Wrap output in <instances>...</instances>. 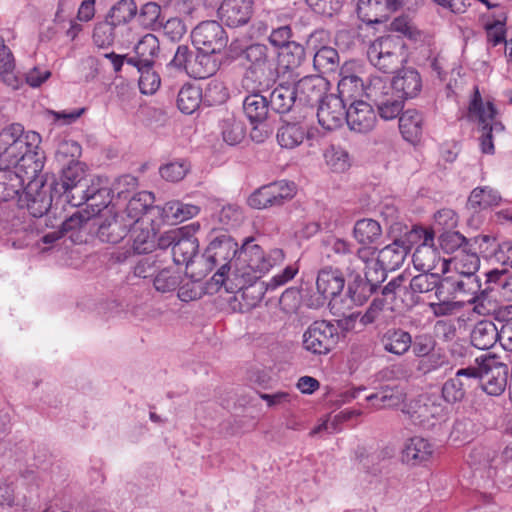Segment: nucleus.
<instances>
[{"mask_svg":"<svg viewBox=\"0 0 512 512\" xmlns=\"http://www.w3.org/2000/svg\"><path fill=\"white\" fill-rule=\"evenodd\" d=\"M192 41L199 51L219 54L225 49L228 37L217 21H204L192 31Z\"/></svg>","mask_w":512,"mask_h":512,"instance_id":"9b49d317","label":"nucleus"},{"mask_svg":"<svg viewBox=\"0 0 512 512\" xmlns=\"http://www.w3.org/2000/svg\"><path fill=\"white\" fill-rule=\"evenodd\" d=\"M441 287L455 295H475L480 290V281L476 274H448L441 281Z\"/></svg>","mask_w":512,"mask_h":512,"instance_id":"cd10ccee","label":"nucleus"},{"mask_svg":"<svg viewBox=\"0 0 512 512\" xmlns=\"http://www.w3.org/2000/svg\"><path fill=\"white\" fill-rule=\"evenodd\" d=\"M486 277L491 291H497L504 300L512 301V274L505 270H492Z\"/></svg>","mask_w":512,"mask_h":512,"instance_id":"49530a36","label":"nucleus"},{"mask_svg":"<svg viewBox=\"0 0 512 512\" xmlns=\"http://www.w3.org/2000/svg\"><path fill=\"white\" fill-rule=\"evenodd\" d=\"M81 146L74 140H62L57 147L55 157L61 166L79 162Z\"/></svg>","mask_w":512,"mask_h":512,"instance_id":"5fc2aeb1","label":"nucleus"},{"mask_svg":"<svg viewBox=\"0 0 512 512\" xmlns=\"http://www.w3.org/2000/svg\"><path fill=\"white\" fill-rule=\"evenodd\" d=\"M137 69L140 73V91L146 95L155 93L160 87L161 83L159 75L152 69V66L137 67Z\"/></svg>","mask_w":512,"mask_h":512,"instance_id":"bf43d9fd","label":"nucleus"},{"mask_svg":"<svg viewBox=\"0 0 512 512\" xmlns=\"http://www.w3.org/2000/svg\"><path fill=\"white\" fill-rule=\"evenodd\" d=\"M363 67L357 61L345 62L339 72L338 97L343 98L344 102L357 100V97L366 95V87L362 78Z\"/></svg>","mask_w":512,"mask_h":512,"instance_id":"9d476101","label":"nucleus"},{"mask_svg":"<svg viewBox=\"0 0 512 512\" xmlns=\"http://www.w3.org/2000/svg\"><path fill=\"white\" fill-rule=\"evenodd\" d=\"M269 188L273 194L275 205H281L286 200L292 199L296 193L295 184L284 180L270 184Z\"/></svg>","mask_w":512,"mask_h":512,"instance_id":"680f3d73","label":"nucleus"},{"mask_svg":"<svg viewBox=\"0 0 512 512\" xmlns=\"http://www.w3.org/2000/svg\"><path fill=\"white\" fill-rule=\"evenodd\" d=\"M409 253L407 242L396 237L393 242L378 252L377 259L369 258L363 261L365 264V280L357 276L348 286V294L351 301L361 305L367 299L369 293L377 283L385 280L387 271L400 268Z\"/></svg>","mask_w":512,"mask_h":512,"instance_id":"f03ea898","label":"nucleus"},{"mask_svg":"<svg viewBox=\"0 0 512 512\" xmlns=\"http://www.w3.org/2000/svg\"><path fill=\"white\" fill-rule=\"evenodd\" d=\"M246 58L250 66L244 78L247 89L263 91L275 80L274 58L268 54V48L262 44H253L246 49Z\"/></svg>","mask_w":512,"mask_h":512,"instance_id":"39448f33","label":"nucleus"},{"mask_svg":"<svg viewBox=\"0 0 512 512\" xmlns=\"http://www.w3.org/2000/svg\"><path fill=\"white\" fill-rule=\"evenodd\" d=\"M40 136L35 132L23 133L19 124H13L0 133V201H6L18 192L25 178L29 180L23 199L29 213L41 217L51 206V197L43 185L32 180L40 169L37 148Z\"/></svg>","mask_w":512,"mask_h":512,"instance_id":"f257e3e1","label":"nucleus"},{"mask_svg":"<svg viewBox=\"0 0 512 512\" xmlns=\"http://www.w3.org/2000/svg\"><path fill=\"white\" fill-rule=\"evenodd\" d=\"M470 337L474 347L486 350L493 347L499 338V334L492 321L482 320L475 324Z\"/></svg>","mask_w":512,"mask_h":512,"instance_id":"ea45409f","label":"nucleus"},{"mask_svg":"<svg viewBox=\"0 0 512 512\" xmlns=\"http://www.w3.org/2000/svg\"><path fill=\"white\" fill-rule=\"evenodd\" d=\"M324 158L326 164L334 172H344L350 166L348 153L341 148L334 146L328 148L324 153Z\"/></svg>","mask_w":512,"mask_h":512,"instance_id":"4d7b16f0","label":"nucleus"},{"mask_svg":"<svg viewBox=\"0 0 512 512\" xmlns=\"http://www.w3.org/2000/svg\"><path fill=\"white\" fill-rule=\"evenodd\" d=\"M298 101L294 86L279 85L270 93V105L277 113L289 112Z\"/></svg>","mask_w":512,"mask_h":512,"instance_id":"79ce46f5","label":"nucleus"},{"mask_svg":"<svg viewBox=\"0 0 512 512\" xmlns=\"http://www.w3.org/2000/svg\"><path fill=\"white\" fill-rule=\"evenodd\" d=\"M433 235L430 232H425V238L421 245H419L413 253L414 267L422 272H435L441 273V262L443 259L440 257L439 252L432 244Z\"/></svg>","mask_w":512,"mask_h":512,"instance_id":"aec40b11","label":"nucleus"},{"mask_svg":"<svg viewBox=\"0 0 512 512\" xmlns=\"http://www.w3.org/2000/svg\"><path fill=\"white\" fill-rule=\"evenodd\" d=\"M381 344L388 353L402 356L412 345V336L402 329H389L381 337Z\"/></svg>","mask_w":512,"mask_h":512,"instance_id":"72a5a7b5","label":"nucleus"},{"mask_svg":"<svg viewBox=\"0 0 512 512\" xmlns=\"http://www.w3.org/2000/svg\"><path fill=\"white\" fill-rule=\"evenodd\" d=\"M138 14L140 23L145 27H153L159 23L161 7L155 2L145 3Z\"/></svg>","mask_w":512,"mask_h":512,"instance_id":"69168bd1","label":"nucleus"},{"mask_svg":"<svg viewBox=\"0 0 512 512\" xmlns=\"http://www.w3.org/2000/svg\"><path fill=\"white\" fill-rule=\"evenodd\" d=\"M241 297V309L249 311L256 307L262 300L265 292L264 283H244L240 280H233Z\"/></svg>","mask_w":512,"mask_h":512,"instance_id":"37998d69","label":"nucleus"},{"mask_svg":"<svg viewBox=\"0 0 512 512\" xmlns=\"http://www.w3.org/2000/svg\"><path fill=\"white\" fill-rule=\"evenodd\" d=\"M399 129L405 140L417 142L423 131L422 114L415 109H407L399 117Z\"/></svg>","mask_w":512,"mask_h":512,"instance_id":"58836bf2","label":"nucleus"},{"mask_svg":"<svg viewBox=\"0 0 512 512\" xmlns=\"http://www.w3.org/2000/svg\"><path fill=\"white\" fill-rule=\"evenodd\" d=\"M220 128L222 138L228 145H237L245 138V125L234 116L224 118L220 123Z\"/></svg>","mask_w":512,"mask_h":512,"instance_id":"de8ad7c7","label":"nucleus"},{"mask_svg":"<svg viewBox=\"0 0 512 512\" xmlns=\"http://www.w3.org/2000/svg\"><path fill=\"white\" fill-rule=\"evenodd\" d=\"M402 412L408 414L414 423L429 424L431 419H437L443 416L444 409L440 404L432 401L420 403L416 401L409 405H404Z\"/></svg>","mask_w":512,"mask_h":512,"instance_id":"c756f323","label":"nucleus"},{"mask_svg":"<svg viewBox=\"0 0 512 512\" xmlns=\"http://www.w3.org/2000/svg\"><path fill=\"white\" fill-rule=\"evenodd\" d=\"M216 54L215 52L199 51L197 55L193 56V61L190 63L189 75L198 79L214 75L220 66Z\"/></svg>","mask_w":512,"mask_h":512,"instance_id":"4c0bfd02","label":"nucleus"},{"mask_svg":"<svg viewBox=\"0 0 512 512\" xmlns=\"http://www.w3.org/2000/svg\"><path fill=\"white\" fill-rule=\"evenodd\" d=\"M253 4V0H223L218 8V16L228 27L243 26L252 17Z\"/></svg>","mask_w":512,"mask_h":512,"instance_id":"f3484780","label":"nucleus"},{"mask_svg":"<svg viewBox=\"0 0 512 512\" xmlns=\"http://www.w3.org/2000/svg\"><path fill=\"white\" fill-rule=\"evenodd\" d=\"M294 87L297 90L299 103L308 105L321 102L324 99L328 90V82L319 75H312L303 77Z\"/></svg>","mask_w":512,"mask_h":512,"instance_id":"412c9836","label":"nucleus"},{"mask_svg":"<svg viewBox=\"0 0 512 512\" xmlns=\"http://www.w3.org/2000/svg\"><path fill=\"white\" fill-rule=\"evenodd\" d=\"M477 377L474 368L460 369L453 378L448 379L442 386V397L450 404L460 402L465 397V388L468 381Z\"/></svg>","mask_w":512,"mask_h":512,"instance_id":"b1692460","label":"nucleus"},{"mask_svg":"<svg viewBox=\"0 0 512 512\" xmlns=\"http://www.w3.org/2000/svg\"><path fill=\"white\" fill-rule=\"evenodd\" d=\"M138 13L134 0H119L110 10L111 25L130 22Z\"/></svg>","mask_w":512,"mask_h":512,"instance_id":"603ef678","label":"nucleus"},{"mask_svg":"<svg viewBox=\"0 0 512 512\" xmlns=\"http://www.w3.org/2000/svg\"><path fill=\"white\" fill-rule=\"evenodd\" d=\"M304 55V48L300 44L292 42L279 52L278 62L284 70H293L301 65Z\"/></svg>","mask_w":512,"mask_h":512,"instance_id":"3c124183","label":"nucleus"},{"mask_svg":"<svg viewBox=\"0 0 512 512\" xmlns=\"http://www.w3.org/2000/svg\"><path fill=\"white\" fill-rule=\"evenodd\" d=\"M134 50L135 56L127 59L128 64L135 67L153 66L160 50L159 40L148 33L138 41Z\"/></svg>","mask_w":512,"mask_h":512,"instance_id":"a878e982","label":"nucleus"},{"mask_svg":"<svg viewBox=\"0 0 512 512\" xmlns=\"http://www.w3.org/2000/svg\"><path fill=\"white\" fill-rule=\"evenodd\" d=\"M367 56L373 66L384 72H390L403 62V40L392 35L380 37L371 43Z\"/></svg>","mask_w":512,"mask_h":512,"instance_id":"0eeeda50","label":"nucleus"},{"mask_svg":"<svg viewBox=\"0 0 512 512\" xmlns=\"http://www.w3.org/2000/svg\"><path fill=\"white\" fill-rule=\"evenodd\" d=\"M433 452L432 443L423 437L415 436L405 442L402 450V460L412 466L420 465L429 461Z\"/></svg>","mask_w":512,"mask_h":512,"instance_id":"393cba45","label":"nucleus"},{"mask_svg":"<svg viewBox=\"0 0 512 512\" xmlns=\"http://www.w3.org/2000/svg\"><path fill=\"white\" fill-rule=\"evenodd\" d=\"M132 237H133V250L138 254H144L150 252L153 247L154 243L150 234L149 230H143L140 231L138 226L135 225L132 227Z\"/></svg>","mask_w":512,"mask_h":512,"instance_id":"e2e57ef3","label":"nucleus"},{"mask_svg":"<svg viewBox=\"0 0 512 512\" xmlns=\"http://www.w3.org/2000/svg\"><path fill=\"white\" fill-rule=\"evenodd\" d=\"M200 207L193 204L183 203L181 201L173 200L165 203L160 208L161 217L164 222L176 224L198 215Z\"/></svg>","mask_w":512,"mask_h":512,"instance_id":"7c9ffc66","label":"nucleus"},{"mask_svg":"<svg viewBox=\"0 0 512 512\" xmlns=\"http://www.w3.org/2000/svg\"><path fill=\"white\" fill-rule=\"evenodd\" d=\"M324 30L313 32L307 40V47L314 51L313 65L316 70L326 73L334 71L339 62L338 52L321 43L327 39Z\"/></svg>","mask_w":512,"mask_h":512,"instance_id":"f8f14e48","label":"nucleus"},{"mask_svg":"<svg viewBox=\"0 0 512 512\" xmlns=\"http://www.w3.org/2000/svg\"><path fill=\"white\" fill-rule=\"evenodd\" d=\"M367 400L372 402L376 409L394 408L404 404L406 393L398 385H386L381 387L377 393L369 395Z\"/></svg>","mask_w":512,"mask_h":512,"instance_id":"2f4dec72","label":"nucleus"},{"mask_svg":"<svg viewBox=\"0 0 512 512\" xmlns=\"http://www.w3.org/2000/svg\"><path fill=\"white\" fill-rule=\"evenodd\" d=\"M153 202L150 192L141 191L135 193L128 201L125 210L120 214L124 215L125 222L132 228L139 224L141 217Z\"/></svg>","mask_w":512,"mask_h":512,"instance_id":"f704fd0d","label":"nucleus"},{"mask_svg":"<svg viewBox=\"0 0 512 512\" xmlns=\"http://www.w3.org/2000/svg\"><path fill=\"white\" fill-rule=\"evenodd\" d=\"M228 96V90L221 81L211 80L205 88L204 98L210 105L222 104Z\"/></svg>","mask_w":512,"mask_h":512,"instance_id":"052dcab7","label":"nucleus"},{"mask_svg":"<svg viewBox=\"0 0 512 512\" xmlns=\"http://www.w3.org/2000/svg\"><path fill=\"white\" fill-rule=\"evenodd\" d=\"M201 90L193 85H184L177 97L178 108L185 114H192L200 105Z\"/></svg>","mask_w":512,"mask_h":512,"instance_id":"8fccbe9b","label":"nucleus"},{"mask_svg":"<svg viewBox=\"0 0 512 512\" xmlns=\"http://www.w3.org/2000/svg\"><path fill=\"white\" fill-rule=\"evenodd\" d=\"M473 241L485 258L503 265L512 263L511 241L496 244L495 239L488 235H479Z\"/></svg>","mask_w":512,"mask_h":512,"instance_id":"5701e85b","label":"nucleus"},{"mask_svg":"<svg viewBox=\"0 0 512 512\" xmlns=\"http://www.w3.org/2000/svg\"><path fill=\"white\" fill-rule=\"evenodd\" d=\"M353 236L363 246L358 250L357 257L362 261H366V259L374 255L375 251L371 246L380 240L382 228L379 222L374 219H360L354 225Z\"/></svg>","mask_w":512,"mask_h":512,"instance_id":"ddd939ff","label":"nucleus"},{"mask_svg":"<svg viewBox=\"0 0 512 512\" xmlns=\"http://www.w3.org/2000/svg\"><path fill=\"white\" fill-rule=\"evenodd\" d=\"M308 136V130L299 123H285L277 131L279 145L286 149H293L299 146Z\"/></svg>","mask_w":512,"mask_h":512,"instance_id":"a19ab883","label":"nucleus"},{"mask_svg":"<svg viewBox=\"0 0 512 512\" xmlns=\"http://www.w3.org/2000/svg\"><path fill=\"white\" fill-rule=\"evenodd\" d=\"M85 177V165L81 162H73L62 166L61 181L65 191L76 188Z\"/></svg>","mask_w":512,"mask_h":512,"instance_id":"864d4df0","label":"nucleus"},{"mask_svg":"<svg viewBox=\"0 0 512 512\" xmlns=\"http://www.w3.org/2000/svg\"><path fill=\"white\" fill-rule=\"evenodd\" d=\"M255 92L246 96L243 101L244 113L251 122V124L263 123L269 114V103L267 98L260 94L261 91L254 90Z\"/></svg>","mask_w":512,"mask_h":512,"instance_id":"c9c22d12","label":"nucleus"},{"mask_svg":"<svg viewBox=\"0 0 512 512\" xmlns=\"http://www.w3.org/2000/svg\"><path fill=\"white\" fill-rule=\"evenodd\" d=\"M409 287L414 294L428 293L434 289L435 296L440 299V294L444 287L439 284V273L438 272H423L417 276H414L410 280Z\"/></svg>","mask_w":512,"mask_h":512,"instance_id":"c03bdc74","label":"nucleus"},{"mask_svg":"<svg viewBox=\"0 0 512 512\" xmlns=\"http://www.w3.org/2000/svg\"><path fill=\"white\" fill-rule=\"evenodd\" d=\"M346 111L343 98L335 94L326 95L317 110L318 122L326 130L337 129L346 120Z\"/></svg>","mask_w":512,"mask_h":512,"instance_id":"4468645a","label":"nucleus"},{"mask_svg":"<svg viewBox=\"0 0 512 512\" xmlns=\"http://www.w3.org/2000/svg\"><path fill=\"white\" fill-rule=\"evenodd\" d=\"M346 122L350 130L367 133L375 127L377 116L369 103L363 100H354L347 108Z\"/></svg>","mask_w":512,"mask_h":512,"instance_id":"dca6fc26","label":"nucleus"},{"mask_svg":"<svg viewBox=\"0 0 512 512\" xmlns=\"http://www.w3.org/2000/svg\"><path fill=\"white\" fill-rule=\"evenodd\" d=\"M181 283V272L173 267L162 269L153 280L154 288L160 293L173 292Z\"/></svg>","mask_w":512,"mask_h":512,"instance_id":"09e8293b","label":"nucleus"},{"mask_svg":"<svg viewBox=\"0 0 512 512\" xmlns=\"http://www.w3.org/2000/svg\"><path fill=\"white\" fill-rule=\"evenodd\" d=\"M508 369L506 365L498 364L485 371L481 375V384L483 390L492 396L501 395L507 385Z\"/></svg>","mask_w":512,"mask_h":512,"instance_id":"e433bc0d","label":"nucleus"},{"mask_svg":"<svg viewBox=\"0 0 512 512\" xmlns=\"http://www.w3.org/2000/svg\"><path fill=\"white\" fill-rule=\"evenodd\" d=\"M185 230L183 227L167 234L172 245L173 260L177 265H185L186 269L195 266L193 270H197L202 266L201 257L195 259L199 248L198 240L191 235L186 236Z\"/></svg>","mask_w":512,"mask_h":512,"instance_id":"1a4fd4ad","label":"nucleus"},{"mask_svg":"<svg viewBox=\"0 0 512 512\" xmlns=\"http://www.w3.org/2000/svg\"><path fill=\"white\" fill-rule=\"evenodd\" d=\"M337 329L327 321L313 322L303 334V347L315 355L329 353L337 342Z\"/></svg>","mask_w":512,"mask_h":512,"instance_id":"6e6552de","label":"nucleus"},{"mask_svg":"<svg viewBox=\"0 0 512 512\" xmlns=\"http://www.w3.org/2000/svg\"><path fill=\"white\" fill-rule=\"evenodd\" d=\"M284 259L285 253L282 249L273 248L265 251L253 237H246L233 262L232 280L256 283L275 266L282 264Z\"/></svg>","mask_w":512,"mask_h":512,"instance_id":"7ed1b4c3","label":"nucleus"},{"mask_svg":"<svg viewBox=\"0 0 512 512\" xmlns=\"http://www.w3.org/2000/svg\"><path fill=\"white\" fill-rule=\"evenodd\" d=\"M469 115L473 120L478 121L482 130H486L491 124L499 123L496 119V109L492 102H484L478 89H475L474 97L469 106Z\"/></svg>","mask_w":512,"mask_h":512,"instance_id":"473e14b6","label":"nucleus"},{"mask_svg":"<svg viewBox=\"0 0 512 512\" xmlns=\"http://www.w3.org/2000/svg\"><path fill=\"white\" fill-rule=\"evenodd\" d=\"M190 171V164L185 160H177L162 165L159 168L160 176L168 182H179Z\"/></svg>","mask_w":512,"mask_h":512,"instance_id":"6e6d98bb","label":"nucleus"},{"mask_svg":"<svg viewBox=\"0 0 512 512\" xmlns=\"http://www.w3.org/2000/svg\"><path fill=\"white\" fill-rule=\"evenodd\" d=\"M490 292L492 291L488 287L468 300V303L473 305V311L478 315H489L497 310L498 305L495 300L490 298Z\"/></svg>","mask_w":512,"mask_h":512,"instance_id":"13d9d810","label":"nucleus"},{"mask_svg":"<svg viewBox=\"0 0 512 512\" xmlns=\"http://www.w3.org/2000/svg\"><path fill=\"white\" fill-rule=\"evenodd\" d=\"M239 249L238 244L230 236L221 235L215 238L201 256V268L191 270V276L199 280L218 267L213 276L216 283L223 284L226 278L232 280L233 262L238 256Z\"/></svg>","mask_w":512,"mask_h":512,"instance_id":"20e7f679","label":"nucleus"},{"mask_svg":"<svg viewBox=\"0 0 512 512\" xmlns=\"http://www.w3.org/2000/svg\"><path fill=\"white\" fill-rule=\"evenodd\" d=\"M500 202V194L488 186L475 188L468 198V203L473 209H487L497 206Z\"/></svg>","mask_w":512,"mask_h":512,"instance_id":"a18cd8bd","label":"nucleus"},{"mask_svg":"<svg viewBox=\"0 0 512 512\" xmlns=\"http://www.w3.org/2000/svg\"><path fill=\"white\" fill-rule=\"evenodd\" d=\"M248 203L255 209H265L271 206H276L269 185L261 187L252 193L248 198Z\"/></svg>","mask_w":512,"mask_h":512,"instance_id":"338daca9","label":"nucleus"},{"mask_svg":"<svg viewBox=\"0 0 512 512\" xmlns=\"http://www.w3.org/2000/svg\"><path fill=\"white\" fill-rule=\"evenodd\" d=\"M404 0H359L358 17L367 24L381 23L403 4Z\"/></svg>","mask_w":512,"mask_h":512,"instance_id":"a211bd4d","label":"nucleus"},{"mask_svg":"<svg viewBox=\"0 0 512 512\" xmlns=\"http://www.w3.org/2000/svg\"><path fill=\"white\" fill-rule=\"evenodd\" d=\"M366 97L376 105L379 116L386 121L397 118L405 102L402 96L393 91L389 81L379 76L370 78Z\"/></svg>","mask_w":512,"mask_h":512,"instance_id":"423d86ee","label":"nucleus"},{"mask_svg":"<svg viewBox=\"0 0 512 512\" xmlns=\"http://www.w3.org/2000/svg\"><path fill=\"white\" fill-rule=\"evenodd\" d=\"M101 180L97 179L96 184H92L91 187H88L86 190L82 191L81 200L78 202H74V196L71 198V202L74 205H80L82 202H86L88 207L92 209L93 215H108V211H114V206L109 207L112 201V191L109 187H104L100 185Z\"/></svg>","mask_w":512,"mask_h":512,"instance_id":"6ab92c4d","label":"nucleus"},{"mask_svg":"<svg viewBox=\"0 0 512 512\" xmlns=\"http://www.w3.org/2000/svg\"><path fill=\"white\" fill-rule=\"evenodd\" d=\"M457 223L456 213L448 208L439 210L434 216V226L439 230L451 231L457 226Z\"/></svg>","mask_w":512,"mask_h":512,"instance_id":"774afa93","label":"nucleus"},{"mask_svg":"<svg viewBox=\"0 0 512 512\" xmlns=\"http://www.w3.org/2000/svg\"><path fill=\"white\" fill-rule=\"evenodd\" d=\"M108 213V215H100L96 219L97 236L102 242L116 244L127 235L131 227L129 223L125 222L124 215H119L111 210Z\"/></svg>","mask_w":512,"mask_h":512,"instance_id":"2eb2a0df","label":"nucleus"},{"mask_svg":"<svg viewBox=\"0 0 512 512\" xmlns=\"http://www.w3.org/2000/svg\"><path fill=\"white\" fill-rule=\"evenodd\" d=\"M345 285L342 273L331 267L319 271L316 279V287L325 299L334 298L340 294Z\"/></svg>","mask_w":512,"mask_h":512,"instance_id":"bb28decb","label":"nucleus"},{"mask_svg":"<svg viewBox=\"0 0 512 512\" xmlns=\"http://www.w3.org/2000/svg\"><path fill=\"white\" fill-rule=\"evenodd\" d=\"M389 85L393 91L402 96L404 100L413 98L421 90L422 82L419 73L413 69H406L397 74Z\"/></svg>","mask_w":512,"mask_h":512,"instance_id":"c85d7f7f","label":"nucleus"},{"mask_svg":"<svg viewBox=\"0 0 512 512\" xmlns=\"http://www.w3.org/2000/svg\"><path fill=\"white\" fill-rule=\"evenodd\" d=\"M466 238L456 231H444L439 236V243L441 248L446 253H453L458 252L460 249H462V245L465 243Z\"/></svg>","mask_w":512,"mask_h":512,"instance_id":"0e129e2a","label":"nucleus"},{"mask_svg":"<svg viewBox=\"0 0 512 512\" xmlns=\"http://www.w3.org/2000/svg\"><path fill=\"white\" fill-rule=\"evenodd\" d=\"M480 267V259L474 252L465 248L460 249L455 256L449 259L443 258L441 262L442 274H476Z\"/></svg>","mask_w":512,"mask_h":512,"instance_id":"4be33fe9","label":"nucleus"}]
</instances>
